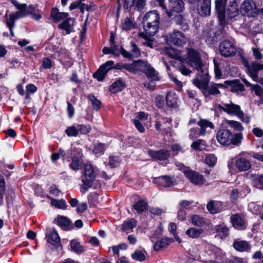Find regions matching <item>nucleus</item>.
<instances>
[{"label":"nucleus","instance_id":"052dcab7","mask_svg":"<svg viewBox=\"0 0 263 263\" xmlns=\"http://www.w3.org/2000/svg\"><path fill=\"white\" fill-rule=\"evenodd\" d=\"M119 164V160L118 157L110 156L109 159V164L111 167H117Z\"/></svg>","mask_w":263,"mask_h":263},{"label":"nucleus","instance_id":"7ed1b4c3","mask_svg":"<svg viewBox=\"0 0 263 263\" xmlns=\"http://www.w3.org/2000/svg\"><path fill=\"white\" fill-rule=\"evenodd\" d=\"M218 108L227 112L229 115H234L237 116L242 122L249 124L250 118L245 116V114L241 110L240 106L230 101L228 103H223L222 105L219 104Z\"/></svg>","mask_w":263,"mask_h":263},{"label":"nucleus","instance_id":"bf43d9fd","mask_svg":"<svg viewBox=\"0 0 263 263\" xmlns=\"http://www.w3.org/2000/svg\"><path fill=\"white\" fill-rule=\"evenodd\" d=\"M251 90L254 91L255 95L258 96H261L263 93V90L262 88L258 85H253L251 87Z\"/></svg>","mask_w":263,"mask_h":263},{"label":"nucleus","instance_id":"ddd939ff","mask_svg":"<svg viewBox=\"0 0 263 263\" xmlns=\"http://www.w3.org/2000/svg\"><path fill=\"white\" fill-rule=\"evenodd\" d=\"M256 5L252 0H246L241 4L240 11L244 15L252 16L256 12Z\"/></svg>","mask_w":263,"mask_h":263},{"label":"nucleus","instance_id":"4468645a","mask_svg":"<svg viewBox=\"0 0 263 263\" xmlns=\"http://www.w3.org/2000/svg\"><path fill=\"white\" fill-rule=\"evenodd\" d=\"M228 0H215V7L219 21L221 25L226 23L225 7Z\"/></svg>","mask_w":263,"mask_h":263},{"label":"nucleus","instance_id":"0e129e2a","mask_svg":"<svg viewBox=\"0 0 263 263\" xmlns=\"http://www.w3.org/2000/svg\"><path fill=\"white\" fill-rule=\"evenodd\" d=\"M135 0H124V8L129 11L130 8L134 6Z\"/></svg>","mask_w":263,"mask_h":263},{"label":"nucleus","instance_id":"1a4fd4ad","mask_svg":"<svg viewBox=\"0 0 263 263\" xmlns=\"http://www.w3.org/2000/svg\"><path fill=\"white\" fill-rule=\"evenodd\" d=\"M166 41L168 44L177 46H182L186 42V37L179 31L175 30L166 36Z\"/></svg>","mask_w":263,"mask_h":263},{"label":"nucleus","instance_id":"ea45409f","mask_svg":"<svg viewBox=\"0 0 263 263\" xmlns=\"http://www.w3.org/2000/svg\"><path fill=\"white\" fill-rule=\"evenodd\" d=\"M137 221L135 219L132 218L124 222L121 225V230L123 231L131 230L136 227Z\"/></svg>","mask_w":263,"mask_h":263},{"label":"nucleus","instance_id":"6ab92c4d","mask_svg":"<svg viewBox=\"0 0 263 263\" xmlns=\"http://www.w3.org/2000/svg\"><path fill=\"white\" fill-rule=\"evenodd\" d=\"M206 208L210 213L216 214L224 210L223 203L220 201L211 200L206 204Z\"/></svg>","mask_w":263,"mask_h":263},{"label":"nucleus","instance_id":"09e8293b","mask_svg":"<svg viewBox=\"0 0 263 263\" xmlns=\"http://www.w3.org/2000/svg\"><path fill=\"white\" fill-rule=\"evenodd\" d=\"M227 123L236 130L242 131L243 130V127L239 122L233 120H228L227 121Z\"/></svg>","mask_w":263,"mask_h":263},{"label":"nucleus","instance_id":"69168bd1","mask_svg":"<svg viewBox=\"0 0 263 263\" xmlns=\"http://www.w3.org/2000/svg\"><path fill=\"white\" fill-rule=\"evenodd\" d=\"M42 65L45 69L50 68L52 67L51 61L48 58H45L43 59Z\"/></svg>","mask_w":263,"mask_h":263},{"label":"nucleus","instance_id":"9d476101","mask_svg":"<svg viewBox=\"0 0 263 263\" xmlns=\"http://www.w3.org/2000/svg\"><path fill=\"white\" fill-rule=\"evenodd\" d=\"M140 66V71L144 73L148 79L154 81L160 80L158 72L150 64L142 61Z\"/></svg>","mask_w":263,"mask_h":263},{"label":"nucleus","instance_id":"c9c22d12","mask_svg":"<svg viewBox=\"0 0 263 263\" xmlns=\"http://www.w3.org/2000/svg\"><path fill=\"white\" fill-rule=\"evenodd\" d=\"M156 182L164 187H169L173 184L171 178L165 176L157 178Z\"/></svg>","mask_w":263,"mask_h":263},{"label":"nucleus","instance_id":"0eeeda50","mask_svg":"<svg viewBox=\"0 0 263 263\" xmlns=\"http://www.w3.org/2000/svg\"><path fill=\"white\" fill-rule=\"evenodd\" d=\"M237 52L236 48L234 44L228 40L220 42L219 45L220 54L225 58L234 56Z\"/></svg>","mask_w":263,"mask_h":263},{"label":"nucleus","instance_id":"603ef678","mask_svg":"<svg viewBox=\"0 0 263 263\" xmlns=\"http://www.w3.org/2000/svg\"><path fill=\"white\" fill-rule=\"evenodd\" d=\"M106 73V70L105 71L100 68L93 73V77L99 81H102L104 80Z\"/></svg>","mask_w":263,"mask_h":263},{"label":"nucleus","instance_id":"e2e57ef3","mask_svg":"<svg viewBox=\"0 0 263 263\" xmlns=\"http://www.w3.org/2000/svg\"><path fill=\"white\" fill-rule=\"evenodd\" d=\"M133 123L137 129L141 133H143L145 131V128L141 123L137 119H134Z\"/></svg>","mask_w":263,"mask_h":263},{"label":"nucleus","instance_id":"dca6fc26","mask_svg":"<svg viewBox=\"0 0 263 263\" xmlns=\"http://www.w3.org/2000/svg\"><path fill=\"white\" fill-rule=\"evenodd\" d=\"M211 0H201L198 5L197 11L202 16H208L211 14Z\"/></svg>","mask_w":263,"mask_h":263},{"label":"nucleus","instance_id":"37998d69","mask_svg":"<svg viewBox=\"0 0 263 263\" xmlns=\"http://www.w3.org/2000/svg\"><path fill=\"white\" fill-rule=\"evenodd\" d=\"M147 204L143 200H139L134 204V209L138 212L141 213L147 209Z\"/></svg>","mask_w":263,"mask_h":263},{"label":"nucleus","instance_id":"c85d7f7f","mask_svg":"<svg viewBox=\"0 0 263 263\" xmlns=\"http://www.w3.org/2000/svg\"><path fill=\"white\" fill-rule=\"evenodd\" d=\"M50 15L55 22H58L67 17L68 14L67 13L59 12L58 8H54L51 10Z\"/></svg>","mask_w":263,"mask_h":263},{"label":"nucleus","instance_id":"4c0bfd02","mask_svg":"<svg viewBox=\"0 0 263 263\" xmlns=\"http://www.w3.org/2000/svg\"><path fill=\"white\" fill-rule=\"evenodd\" d=\"M146 252L144 250H136L132 254V257L136 261H142L145 259Z\"/></svg>","mask_w":263,"mask_h":263},{"label":"nucleus","instance_id":"f257e3e1","mask_svg":"<svg viewBox=\"0 0 263 263\" xmlns=\"http://www.w3.org/2000/svg\"><path fill=\"white\" fill-rule=\"evenodd\" d=\"M209 77L208 72H204L201 77H198L193 80L194 85L199 88L205 97L211 95L215 96L220 93L219 89L225 88V85L222 83H209Z\"/></svg>","mask_w":263,"mask_h":263},{"label":"nucleus","instance_id":"f704fd0d","mask_svg":"<svg viewBox=\"0 0 263 263\" xmlns=\"http://www.w3.org/2000/svg\"><path fill=\"white\" fill-rule=\"evenodd\" d=\"M82 163L83 162L81 156H73L72 158L71 163L69 164V166L72 170L77 171L80 169Z\"/></svg>","mask_w":263,"mask_h":263},{"label":"nucleus","instance_id":"58836bf2","mask_svg":"<svg viewBox=\"0 0 263 263\" xmlns=\"http://www.w3.org/2000/svg\"><path fill=\"white\" fill-rule=\"evenodd\" d=\"M231 220L234 227H242L244 225V221L242 217L238 214L232 215L231 217Z\"/></svg>","mask_w":263,"mask_h":263},{"label":"nucleus","instance_id":"680f3d73","mask_svg":"<svg viewBox=\"0 0 263 263\" xmlns=\"http://www.w3.org/2000/svg\"><path fill=\"white\" fill-rule=\"evenodd\" d=\"M239 191L237 189H234L232 190L230 194L231 199L233 201H237L239 198Z\"/></svg>","mask_w":263,"mask_h":263},{"label":"nucleus","instance_id":"412c9836","mask_svg":"<svg viewBox=\"0 0 263 263\" xmlns=\"http://www.w3.org/2000/svg\"><path fill=\"white\" fill-rule=\"evenodd\" d=\"M225 85V88L227 87L228 86H231V91L233 92H236L238 93L240 92H242L245 90V87L242 84H241L239 80H235L233 81H226L224 82Z\"/></svg>","mask_w":263,"mask_h":263},{"label":"nucleus","instance_id":"c756f323","mask_svg":"<svg viewBox=\"0 0 263 263\" xmlns=\"http://www.w3.org/2000/svg\"><path fill=\"white\" fill-rule=\"evenodd\" d=\"M177 96L173 92H168L166 96L167 105L171 107L175 108L177 106Z\"/></svg>","mask_w":263,"mask_h":263},{"label":"nucleus","instance_id":"a211bd4d","mask_svg":"<svg viewBox=\"0 0 263 263\" xmlns=\"http://www.w3.org/2000/svg\"><path fill=\"white\" fill-rule=\"evenodd\" d=\"M185 175L195 185H201L205 182L203 176L198 172L188 171L185 173Z\"/></svg>","mask_w":263,"mask_h":263},{"label":"nucleus","instance_id":"393cba45","mask_svg":"<svg viewBox=\"0 0 263 263\" xmlns=\"http://www.w3.org/2000/svg\"><path fill=\"white\" fill-rule=\"evenodd\" d=\"M74 23L75 21L74 19L68 18L60 24L58 27L60 29L65 30L67 34H69L73 29Z\"/></svg>","mask_w":263,"mask_h":263},{"label":"nucleus","instance_id":"cd10ccee","mask_svg":"<svg viewBox=\"0 0 263 263\" xmlns=\"http://www.w3.org/2000/svg\"><path fill=\"white\" fill-rule=\"evenodd\" d=\"M173 239L166 237L162 239L161 240L157 241L154 245V249L156 251H159L161 249L167 247L172 242Z\"/></svg>","mask_w":263,"mask_h":263},{"label":"nucleus","instance_id":"f3484780","mask_svg":"<svg viewBox=\"0 0 263 263\" xmlns=\"http://www.w3.org/2000/svg\"><path fill=\"white\" fill-rule=\"evenodd\" d=\"M130 51L132 53L127 51L122 47L121 48V54L125 58L132 59L138 58L141 55L140 49L134 42L130 43Z\"/></svg>","mask_w":263,"mask_h":263},{"label":"nucleus","instance_id":"6e6d98bb","mask_svg":"<svg viewBox=\"0 0 263 263\" xmlns=\"http://www.w3.org/2000/svg\"><path fill=\"white\" fill-rule=\"evenodd\" d=\"M58 222L61 226L67 227L71 224L70 221L64 216H59L58 218Z\"/></svg>","mask_w":263,"mask_h":263},{"label":"nucleus","instance_id":"f03ea898","mask_svg":"<svg viewBox=\"0 0 263 263\" xmlns=\"http://www.w3.org/2000/svg\"><path fill=\"white\" fill-rule=\"evenodd\" d=\"M142 23L145 33L154 36L159 29L160 15L156 11H149L144 15Z\"/></svg>","mask_w":263,"mask_h":263},{"label":"nucleus","instance_id":"2eb2a0df","mask_svg":"<svg viewBox=\"0 0 263 263\" xmlns=\"http://www.w3.org/2000/svg\"><path fill=\"white\" fill-rule=\"evenodd\" d=\"M16 8L19 10L22 17L26 16L29 14H32L35 11V7L33 5L27 7L25 4H20L15 0L11 1Z\"/></svg>","mask_w":263,"mask_h":263},{"label":"nucleus","instance_id":"a18cd8bd","mask_svg":"<svg viewBox=\"0 0 263 263\" xmlns=\"http://www.w3.org/2000/svg\"><path fill=\"white\" fill-rule=\"evenodd\" d=\"M147 35L145 32H141L139 33V36L145 40V42L143 43V45L151 48H153L154 47L153 40L147 37Z\"/></svg>","mask_w":263,"mask_h":263},{"label":"nucleus","instance_id":"7c9ffc66","mask_svg":"<svg viewBox=\"0 0 263 263\" xmlns=\"http://www.w3.org/2000/svg\"><path fill=\"white\" fill-rule=\"evenodd\" d=\"M175 21L176 23L180 26L182 30L185 31L189 29V26L187 20L182 15L179 14L176 15L175 17Z\"/></svg>","mask_w":263,"mask_h":263},{"label":"nucleus","instance_id":"864d4df0","mask_svg":"<svg viewBox=\"0 0 263 263\" xmlns=\"http://www.w3.org/2000/svg\"><path fill=\"white\" fill-rule=\"evenodd\" d=\"M206 164L210 166H213L216 162V157L213 154L207 155L205 159Z\"/></svg>","mask_w":263,"mask_h":263},{"label":"nucleus","instance_id":"b1692460","mask_svg":"<svg viewBox=\"0 0 263 263\" xmlns=\"http://www.w3.org/2000/svg\"><path fill=\"white\" fill-rule=\"evenodd\" d=\"M46 237L47 238L48 242L50 243L52 245L58 247L61 245L60 238L59 234L54 230L51 231L49 233L47 234Z\"/></svg>","mask_w":263,"mask_h":263},{"label":"nucleus","instance_id":"4be33fe9","mask_svg":"<svg viewBox=\"0 0 263 263\" xmlns=\"http://www.w3.org/2000/svg\"><path fill=\"white\" fill-rule=\"evenodd\" d=\"M227 13L228 16L231 18H234L239 13V9L237 0L230 1L227 9Z\"/></svg>","mask_w":263,"mask_h":263},{"label":"nucleus","instance_id":"6e6552de","mask_svg":"<svg viewBox=\"0 0 263 263\" xmlns=\"http://www.w3.org/2000/svg\"><path fill=\"white\" fill-rule=\"evenodd\" d=\"M156 1L158 2L159 6L165 11V13L167 14L169 17H171L173 16V12L179 13L182 12L184 9V3L181 0H175L171 2L172 12H168L167 10L166 7L164 3V0Z\"/></svg>","mask_w":263,"mask_h":263},{"label":"nucleus","instance_id":"49530a36","mask_svg":"<svg viewBox=\"0 0 263 263\" xmlns=\"http://www.w3.org/2000/svg\"><path fill=\"white\" fill-rule=\"evenodd\" d=\"M88 98L91 101L93 108L96 110H98L100 108L101 104V102L98 100L93 95H89Z\"/></svg>","mask_w":263,"mask_h":263},{"label":"nucleus","instance_id":"774afa93","mask_svg":"<svg viewBox=\"0 0 263 263\" xmlns=\"http://www.w3.org/2000/svg\"><path fill=\"white\" fill-rule=\"evenodd\" d=\"M253 55L256 60H260L263 58V55L259 49L253 48H252Z\"/></svg>","mask_w":263,"mask_h":263},{"label":"nucleus","instance_id":"c03bdc74","mask_svg":"<svg viewBox=\"0 0 263 263\" xmlns=\"http://www.w3.org/2000/svg\"><path fill=\"white\" fill-rule=\"evenodd\" d=\"M70 246L71 250L77 253H81L83 251V247L76 240L70 241Z\"/></svg>","mask_w":263,"mask_h":263},{"label":"nucleus","instance_id":"79ce46f5","mask_svg":"<svg viewBox=\"0 0 263 263\" xmlns=\"http://www.w3.org/2000/svg\"><path fill=\"white\" fill-rule=\"evenodd\" d=\"M135 27L134 21L129 17H126L122 24V28L126 31L130 30Z\"/></svg>","mask_w":263,"mask_h":263},{"label":"nucleus","instance_id":"aec40b11","mask_svg":"<svg viewBox=\"0 0 263 263\" xmlns=\"http://www.w3.org/2000/svg\"><path fill=\"white\" fill-rule=\"evenodd\" d=\"M148 154L157 160H165L171 156L170 152L165 149L160 151L149 150Z\"/></svg>","mask_w":263,"mask_h":263},{"label":"nucleus","instance_id":"9b49d317","mask_svg":"<svg viewBox=\"0 0 263 263\" xmlns=\"http://www.w3.org/2000/svg\"><path fill=\"white\" fill-rule=\"evenodd\" d=\"M216 139L221 145H229L232 143L233 134L228 129H220L217 133Z\"/></svg>","mask_w":263,"mask_h":263},{"label":"nucleus","instance_id":"e433bc0d","mask_svg":"<svg viewBox=\"0 0 263 263\" xmlns=\"http://www.w3.org/2000/svg\"><path fill=\"white\" fill-rule=\"evenodd\" d=\"M217 235L221 238H225L229 234V229L225 226L219 225L215 228Z\"/></svg>","mask_w":263,"mask_h":263},{"label":"nucleus","instance_id":"20e7f679","mask_svg":"<svg viewBox=\"0 0 263 263\" xmlns=\"http://www.w3.org/2000/svg\"><path fill=\"white\" fill-rule=\"evenodd\" d=\"M187 63L198 71L197 73V77H201L204 72L208 71L206 69H204L203 68L201 57L197 51L193 49H189L187 51Z\"/></svg>","mask_w":263,"mask_h":263},{"label":"nucleus","instance_id":"4d7b16f0","mask_svg":"<svg viewBox=\"0 0 263 263\" xmlns=\"http://www.w3.org/2000/svg\"><path fill=\"white\" fill-rule=\"evenodd\" d=\"M114 62L112 61H108L103 64L100 68L105 71L106 70V73H107L110 69L113 68L112 66L114 65Z\"/></svg>","mask_w":263,"mask_h":263},{"label":"nucleus","instance_id":"8fccbe9b","mask_svg":"<svg viewBox=\"0 0 263 263\" xmlns=\"http://www.w3.org/2000/svg\"><path fill=\"white\" fill-rule=\"evenodd\" d=\"M65 133L69 137H76L78 136L79 132L77 126H71L68 127L66 130Z\"/></svg>","mask_w":263,"mask_h":263},{"label":"nucleus","instance_id":"72a5a7b5","mask_svg":"<svg viewBox=\"0 0 263 263\" xmlns=\"http://www.w3.org/2000/svg\"><path fill=\"white\" fill-rule=\"evenodd\" d=\"M191 222L195 226L202 227L206 224V220L198 215H194L191 217Z\"/></svg>","mask_w":263,"mask_h":263},{"label":"nucleus","instance_id":"a878e982","mask_svg":"<svg viewBox=\"0 0 263 263\" xmlns=\"http://www.w3.org/2000/svg\"><path fill=\"white\" fill-rule=\"evenodd\" d=\"M198 125L200 127L199 129V135L203 136L205 134V130L208 127H210L211 129L214 128L213 123L206 119H201L198 122Z\"/></svg>","mask_w":263,"mask_h":263},{"label":"nucleus","instance_id":"5fc2aeb1","mask_svg":"<svg viewBox=\"0 0 263 263\" xmlns=\"http://www.w3.org/2000/svg\"><path fill=\"white\" fill-rule=\"evenodd\" d=\"M242 139V134L241 133H237L233 135L232 144L234 145H239L241 142Z\"/></svg>","mask_w":263,"mask_h":263},{"label":"nucleus","instance_id":"5701e85b","mask_svg":"<svg viewBox=\"0 0 263 263\" xmlns=\"http://www.w3.org/2000/svg\"><path fill=\"white\" fill-rule=\"evenodd\" d=\"M6 18V23L9 28H13L14 26V22L15 21L20 18L23 17L21 13L19 11H16L14 13H11L9 16H8L7 12L5 14Z\"/></svg>","mask_w":263,"mask_h":263},{"label":"nucleus","instance_id":"a19ab883","mask_svg":"<svg viewBox=\"0 0 263 263\" xmlns=\"http://www.w3.org/2000/svg\"><path fill=\"white\" fill-rule=\"evenodd\" d=\"M203 232V230L201 229H196L195 228H191L188 229L185 233L190 237L193 238H196L200 236L201 234Z\"/></svg>","mask_w":263,"mask_h":263},{"label":"nucleus","instance_id":"423d86ee","mask_svg":"<svg viewBox=\"0 0 263 263\" xmlns=\"http://www.w3.org/2000/svg\"><path fill=\"white\" fill-rule=\"evenodd\" d=\"M241 61L242 64L246 67L249 76L253 80H257L258 72L263 69V65L256 62H253L249 65L247 59L242 55H241Z\"/></svg>","mask_w":263,"mask_h":263},{"label":"nucleus","instance_id":"473e14b6","mask_svg":"<svg viewBox=\"0 0 263 263\" xmlns=\"http://www.w3.org/2000/svg\"><path fill=\"white\" fill-rule=\"evenodd\" d=\"M124 87L125 84L122 80H119L112 84L110 87V91L115 93L121 91Z\"/></svg>","mask_w":263,"mask_h":263},{"label":"nucleus","instance_id":"13d9d810","mask_svg":"<svg viewBox=\"0 0 263 263\" xmlns=\"http://www.w3.org/2000/svg\"><path fill=\"white\" fill-rule=\"evenodd\" d=\"M105 150V144L102 143H98L95 145L93 152L95 154L102 153Z\"/></svg>","mask_w":263,"mask_h":263},{"label":"nucleus","instance_id":"2f4dec72","mask_svg":"<svg viewBox=\"0 0 263 263\" xmlns=\"http://www.w3.org/2000/svg\"><path fill=\"white\" fill-rule=\"evenodd\" d=\"M233 247L237 251L240 252L247 251L249 250L250 247L246 241H235L233 242Z\"/></svg>","mask_w":263,"mask_h":263},{"label":"nucleus","instance_id":"bb28decb","mask_svg":"<svg viewBox=\"0 0 263 263\" xmlns=\"http://www.w3.org/2000/svg\"><path fill=\"white\" fill-rule=\"evenodd\" d=\"M141 60L135 61L132 64H123L122 67L130 72H135L140 71V65L141 64Z\"/></svg>","mask_w":263,"mask_h":263},{"label":"nucleus","instance_id":"39448f33","mask_svg":"<svg viewBox=\"0 0 263 263\" xmlns=\"http://www.w3.org/2000/svg\"><path fill=\"white\" fill-rule=\"evenodd\" d=\"M98 170L91 164H86L84 167V176L82 179V187L85 190H88L92 185L95 180Z\"/></svg>","mask_w":263,"mask_h":263},{"label":"nucleus","instance_id":"3c124183","mask_svg":"<svg viewBox=\"0 0 263 263\" xmlns=\"http://www.w3.org/2000/svg\"><path fill=\"white\" fill-rule=\"evenodd\" d=\"M78 132L82 134H86L91 130V127L89 125H77Z\"/></svg>","mask_w":263,"mask_h":263},{"label":"nucleus","instance_id":"338daca9","mask_svg":"<svg viewBox=\"0 0 263 263\" xmlns=\"http://www.w3.org/2000/svg\"><path fill=\"white\" fill-rule=\"evenodd\" d=\"M186 212L185 211L182 209V208H179V210L178 212V216L177 217L178 219L180 220H184L185 219L186 217Z\"/></svg>","mask_w":263,"mask_h":263},{"label":"nucleus","instance_id":"f8f14e48","mask_svg":"<svg viewBox=\"0 0 263 263\" xmlns=\"http://www.w3.org/2000/svg\"><path fill=\"white\" fill-rule=\"evenodd\" d=\"M245 152L241 153L237 157L235 161V166L240 171H247L251 167L249 160L246 157Z\"/></svg>","mask_w":263,"mask_h":263},{"label":"nucleus","instance_id":"de8ad7c7","mask_svg":"<svg viewBox=\"0 0 263 263\" xmlns=\"http://www.w3.org/2000/svg\"><path fill=\"white\" fill-rule=\"evenodd\" d=\"M51 204L52 205L61 209H65L66 207V202L63 199L56 200L52 199Z\"/></svg>","mask_w":263,"mask_h":263}]
</instances>
